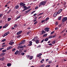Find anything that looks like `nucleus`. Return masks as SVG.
<instances>
[{
	"label": "nucleus",
	"mask_w": 67,
	"mask_h": 67,
	"mask_svg": "<svg viewBox=\"0 0 67 67\" xmlns=\"http://www.w3.org/2000/svg\"><path fill=\"white\" fill-rule=\"evenodd\" d=\"M8 21H10V20H11V18H8Z\"/></svg>",
	"instance_id": "nucleus-34"
},
{
	"label": "nucleus",
	"mask_w": 67,
	"mask_h": 67,
	"mask_svg": "<svg viewBox=\"0 0 67 67\" xmlns=\"http://www.w3.org/2000/svg\"><path fill=\"white\" fill-rule=\"evenodd\" d=\"M27 30H30V29H31V27H29L27 28Z\"/></svg>",
	"instance_id": "nucleus-61"
},
{
	"label": "nucleus",
	"mask_w": 67,
	"mask_h": 67,
	"mask_svg": "<svg viewBox=\"0 0 67 67\" xmlns=\"http://www.w3.org/2000/svg\"><path fill=\"white\" fill-rule=\"evenodd\" d=\"M45 66V65L44 64L43 65H41L40 66V67H44Z\"/></svg>",
	"instance_id": "nucleus-35"
},
{
	"label": "nucleus",
	"mask_w": 67,
	"mask_h": 67,
	"mask_svg": "<svg viewBox=\"0 0 67 67\" xmlns=\"http://www.w3.org/2000/svg\"><path fill=\"white\" fill-rule=\"evenodd\" d=\"M3 16V14H0V17H1L2 16Z\"/></svg>",
	"instance_id": "nucleus-45"
},
{
	"label": "nucleus",
	"mask_w": 67,
	"mask_h": 67,
	"mask_svg": "<svg viewBox=\"0 0 67 67\" xmlns=\"http://www.w3.org/2000/svg\"><path fill=\"white\" fill-rule=\"evenodd\" d=\"M33 58V56H30L29 59H30V60H31V59H32Z\"/></svg>",
	"instance_id": "nucleus-13"
},
{
	"label": "nucleus",
	"mask_w": 67,
	"mask_h": 67,
	"mask_svg": "<svg viewBox=\"0 0 67 67\" xmlns=\"http://www.w3.org/2000/svg\"><path fill=\"white\" fill-rule=\"evenodd\" d=\"M47 34H45L43 35V37H46V36H47Z\"/></svg>",
	"instance_id": "nucleus-27"
},
{
	"label": "nucleus",
	"mask_w": 67,
	"mask_h": 67,
	"mask_svg": "<svg viewBox=\"0 0 67 67\" xmlns=\"http://www.w3.org/2000/svg\"><path fill=\"white\" fill-rule=\"evenodd\" d=\"M63 11V9H60L58 11V12H56V13H57V14H60V13Z\"/></svg>",
	"instance_id": "nucleus-4"
},
{
	"label": "nucleus",
	"mask_w": 67,
	"mask_h": 67,
	"mask_svg": "<svg viewBox=\"0 0 67 67\" xmlns=\"http://www.w3.org/2000/svg\"><path fill=\"white\" fill-rule=\"evenodd\" d=\"M31 33V32L30 31H29V32H28L27 33V35H29V34L30 33Z\"/></svg>",
	"instance_id": "nucleus-44"
},
{
	"label": "nucleus",
	"mask_w": 67,
	"mask_h": 67,
	"mask_svg": "<svg viewBox=\"0 0 67 67\" xmlns=\"http://www.w3.org/2000/svg\"><path fill=\"white\" fill-rule=\"evenodd\" d=\"M48 40V38H46L44 40V41H47Z\"/></svg>",
	"instance_id": "nucleus-28"
},
{
	"label": "nucleus",
	"mask_w": 67,
	"mask_h": 67,
	"mask_svg": "<svg viewBox=\"0 0 67 67\" xmlns=\"http://www.w3.org/2000/svg\"><path fill=\"white\" fill-rule=\"evenodd\" d=\"M8 26V24H7L5 25L4 26H3V28H5V27H6L7 26Z\"/></svg>",
	"instance_id": "nucleus-22"
},
{
	"label": "nucleus",
	"mask_w": 67,
	"mask_h": 67,
	"mask_svg": "<svg viewBox=\"0 0 67 67\" xmlns=\"http://www.w3.org/2000/svg\"><path fill=\"white\" fill-rule=\"evenodd\" d=\"M24 49H19V52H21V51H22Z\"/></svg>",
	"instance_id": "nucleus-31"
},
{
	"label": "nucleus",
	"mask_w": 67,
	"mask_h": 67,
	"mask_svg": "<svg viewBox=\"0 0 67 67\" xmlns=\"http://www.w3.org/2000/svg\"><path fill=\"white\" fill-rule=\"evenodd\" d=\"M61 26H62V25H61V24H59L58 26L59 27H61Z\"/></svg>",
	"instance_id": "nucleus-52"
},
{
	"label": "nucleus",
	"mask_w": 67,
	"mask_h": 67,
	"mask_svg": "<svg viewBox=\"0 0 67 67\" xmlns=\"http://www.w3.org/2000/svg\"><path fill=\"white\" fill-rule=\"evenodd\" d=\"M57 13H56V12L55 13V14H53L54 17H56V16H57Z\"/></svg>",
	"instance_id": "nucleus-15"
},
{
	"label": "nucleus",
	"mask_w": 67,
	"mask_h": 67,
	"mask_svg": "<svg viewBox=\"0 0 67 67\" xmlns=\"http://www.w3.org/2000/svg\"><path fill=\"white\" fill-rule=\"evenodd\" d=\"M37 8H38V7H36L35 8V10H36V9H37Z\"/></svg>",
	"instance_id": "nucleus-62"
},
{
	"label": "nucleus",
	"mask_w": 67,
	"mask_h": 67,
	"mask_svg": "<svg viewBox=\"0 0 67 67\" xmlns=\"http://www.w3.org/2000/svg\"><path fill=\"white\" fill-rule=\"evenodd\" d=\"M19 5L16 6L15 7V8L16 9H19Z\"/></svg>",
	"instance_id": "nucleus-16"
},
{
	"label": "nucleus",
	"mask_w": 67,
	"mask_h": 67,
	"mask_svg": "<svg viewBox=\"0 0 67 67\" xmlns=\"http://www.w3.org/2000/svg\"><path fill=\"white\" fill-rule=\"evenodd\" d=\"M43 14V13H40L38 15H37V16H39L40 15H42V14Z\"/></svg>",
	"instance_id": "nucleus-37"
},
{
	"label": "nucleus",
	"mask_w": 67,
	"mask_h": 67,
	"mask_svg": "<svg viewBox=\"0 0 67 67\" xmlns=\"http://www.w3.org/2000/svg\"><path fill=\"white\" fill-rule=\"evenodd\" d=\"M58 22L56 21L55 23V25H58Z\"/></svg>",
	"instance_id": "nucleus-41"
},
{
	"label": "nucleus",
	"mask_w": 67,
	"mask_h": 67,
	"mask_svg": "<svg viewBox=\"0 0 67 67\" xmlns=\"http://www.w3.org/2000/svg\"><path fill=\"white\" fill-rule=\"evenodd\" d=\"M49 19V18H46V21H47V20H48Z\"/></svg>",
	"instance_id": "nucleus-51"
},
{
	"label": "nucleus",
	"mask_w": 67,
	"mask_h": 67,
	"mask_svg": "<svg viewBox=\"0 0 67 67\" xmlns=\"http://www.w3.org/2000/svg\"><path fill=\"white\" fill-rule=\"evenodd\" d=\"M35 42L36 44H38V43L39 42H40V41L38 40H37Z\"/></svg>",
	"instance_id": "nucleus-17"
},
{
	"label": "nucleus",
	"mask_w": 67,
	"mask_h": 67,
	"mask_svg": "<svg viewBox=\"0 0 67 67\" xmlns=\"http://www.w3.org/2000/svg\"><path fill=\"white\" fill-rule=\"evenodd\" d=\"M45 21V20H42L41 21V23H43V22H44Z\"/></svg>",
	"instance_id": "nucleus-47"
},
{
	"label": "nucleus",
	"mask_w": 67,
	"mask_h": 67,
	"mask_svg": "<svg viewBox=\"0 0 67 67\" xmlns=\"http://www.w3.org/2000/svg\"><path fill=\"white\" fill-rule=\"evenodd\" d=\"M23 52H26V50H24Z\"/></svg>",
	"instance_id": "nucleus-60"
},
{
	"label": "nucleus",
	"mask_w": 67,
	"mask_h": 67,
	"mask_svg": "<svg viewBox=\"0 0 67 67\" xmlns=\"http://www.w3.org/2000/svg\"><path fill=\"white\" fill-rule=\"evenodd\" d=\"M56 37V35L53 36L52 37L53 38H54V37Z\"/></svg>",
	"instance_id": "nucleus-59"
},
{
	"label": "nucleus",
	"mask_w": 67,
	"mask_h": 67,
	"mask_svg": "<svg viewBox=\"0 0 67 67\" xmlns=\"http://www.w3.org/2000/svg\"><path fill=\"white\" fill-rule=\"evenodd\" d=\"M55 42H56V41H53L52 42V44H54V43H55Z\"/></svg>",
	"instance_id": "nucleus-49"
},
{
	"label": "nucleus",
	"mask_w": 67,
	"mask_h": 67,
	"mask_svg": "<svg viewBox=\"0 0 67 67\" xmlns=\"http://www.w3.org/2000/svg\"><path fill=\"white\" fill-rule=\"evenodd\" d=\"M22 32V31H19L17 33V35H19V34H20Z\"/></svg>",
	"instance_id": "nucleus-9"
},
{
	"label": "nucleus",
	"mask_w": 67,
	"mask_h": 67,
	"mask_svg": "<svg viewBox=\"0 0 67 67\" xmlns=\"http://www.w3.org/2000/svg\"><path fill=\"white\" fill-rule=\"evenodd\" d=\"M25 5H26V4H25V3H23V5L21 6V7H24V6H25Z\"/></svg>",
	"instance_id": "nucleus-26"
},
{
	"label": "nucleus",
	"mask_w": 67,
	"mask_h": 67,
	"mask_svg": "<svg viewBox=\"0 0 67 67\" xmlns=\"http://www.w3.org/2000/svg\"><path fill=\"white\" fill-rule=\"evenodd\" d=\"M37 21H36L34 23V24H37Z\"/></svg>",
	"instance_id": "nucleus-54"
},
{
	"label": "nucleus",
	"mask_w": 67,
	"mask_h": 67,
	"mask_svg": "<svg viewBox=\"0 0 67 67\" xmlns=\"http://www.w3.org/2000/svg\"><path fill=\"white\" fill-rule=\"evenodd\" d=\"M29 46H31L32 45V41H30V42H29Z\"/></svg>",
	"instance_id": "nucleus-11"
},
{
	"label": "nucleus",
	"mask_w": 67,
	"mask_h": 67,
	"mask_svg": "<svg viewBox=\"0 0 67 67\" xmlns=\"http://www.w3.org/2000/svg\"><path fill=\"white\" fill-rule=\"evenodd\" d=\"M31 10V9H30L27 11H25V13H29V12H30V11Z\"/></svg>",
	"instance_id": "nucleus-8"
},
{
	"label": "nucleus",
	"mask_w": 67,
	"mask_h": 67,
	"mask_svg": "<svg viewBox=\"0 0 67 67\" xmlns=\"http://www.w3.org/2000/svg\"><path fill=\"white\" fill-rule=\"evenodd\" d=\"M48 38H53V36H50Z\"/></svg>",
	"instance_id": "nucleus-33"
},
{
	"label": "nucleus",
	"mask_w": 67,
	"mask_h": 67,
	"mask_svg": "<svg viewBox=\"0 0 67 67\" xmlns=\"http://www.w3.org/2000/svg\"><path fill=\"white\" fill-rule=\"evenodd\" d=\"M61 17H59L58 18V20H61Z\"/></svg>",
	"instance_id": "nucleus-53"
},
{
	"label": "nucleus",
	"mask_w": 67,
	"mask_h": 67,
	"mask_svg": "<svg viewBox=\"0 0 67 67\" xmlns=\"http://www.w3.org/2000/svg\"><path fill=\"white\" fill-rule=\"evenodd\" d=\"M58 27H57L55 28V30H58Z\"/></svg>",
	"instance_id": "nucleus-58"
},
{
	"label": "nucleus",
	"mask_w": 67,
	"mask_h": 67,
	"mask_svg": "<svg viewBox=\"0 0 67 67\" xmlns=\"http://www.w3.org/2000/svg\"><path fill=\"white\" fill-rule=\"evenodd\" d=\"M6 40L5 39H4L3 40H2V42H4Z\"/></svg>",
	"instance_id": "nucleus-39"
},
{
	"label": "nucleus",
	"mask_w": 67,
	"mask_h": 67,
	"mask_svg": "<svg viewBox=\"0 0 67 67\" xmlns=\"http://www.w3.org/2000/svg\"><path fill=\"white\" fill-rule=\"evenodd\" d=\"M23 8H24V10H22V12H24L26 10H27V7H26V6H24L23 7Z\"/></svg>",
	"instance_id": "nucleus-3"
},
{
	"label": "nucleus",
	"mask_w": 67,
	"mask_h": 67,
	"mask_svg": "<svg viewBox=\"0 0 67 67\" xmlns=\"http://www.w3.org/2000/svg\"><path fill=\"white\" fill-rule=\"evenodd\" d=\"M11 9H10L9 10V11H8L7 13H9L10 12H11Z\"/></svg>",
	"instance_id": "nucleus-36"
},
{
	"label": "nucleus",
	"mask_w": 67,
	"mask_h": 67,
	"mask_svg": "<svg viewBox=\"0 0 67 67\" xmlns=\"http://www.w3.org/2000/svg\"><path fill=\"white\" fill-rule=\"evenodd\" d=\"M50 65H47V66H46V67H50Z\"/></svg>",
	"instance_id": "nucleus-64"
},
{
	"label": "nucleus",
	"mask_w": 67,
	"mask_h": 67,
	"mask_svg": "<svg viewBox=\"0 0 67 67\" xmlns=\"http://www.w3.org/2000/svg\"><path fill=\"white\" fill-rule=\"evenodd\" d=\"M7 46V44H5V45H4L3 46H2V47H5V46Z\"/></svg>",
	"instance_id": "nucleus-46"
},
{
	"label": "nucleus",
	"mask_w": 67,
	"mask_h": 67,
	"mask_svg": "<svg viewBox=\"0 0 67 67\" xmlns=\"http://www.w3.org/2000/svg\"><path fill=\"white\" fill-rule=\"evenodd\" d=\"M21 36V35H18L17 36V38H19V37H20Z\"/></svg>",
	"instance_id": "nucleus-30"
},
{
	"label": "nucleus",
	"mask_w": 67,
	"mask_h": 67,
	"mask_svg": "<svg viewBox=\"0 0 67 67\" xmlns=\"http://www.w3.org/2000/svg\"><path fill=\"white\" fill-rule=\"evenodd\" d=\"M23 3L21 2L20 3V5L21 7H22V6L23 5Z\"/></svg>",
	"instance_id": "nucleus-25"
},
{
	"label": "nucleus",
	"mask_w": 67,
	"mask_h": 67,
	"mask_svg": "<svg viewBox=\"0 0 67 67\" xmlns=\"http://www.w3.org/2000/svg\"><path fill=\"white\" fill-rule=\"evenodd\" d=\"M37 38V37H34V38L32 40V41H34V42H35V41H36V39Z\"/></svg>",
	"instance_id": "nucleus-7"
},
{
	"label": "nucleus",
	"mask_w": 67,
	"mask_h": 67,
	"mask_svg": "<svg viewBox=\"0 0 67 67\" xmlns=\"http://www.w3.org/2000/svg\"><path fill=\"white\" fill-rule=\"evenodd\" d=\"M5 53H2L1 54L0 56H3V55H5Z\"/></svg>",
	"instance_id": "nucleus-21"
},
{
	"label": "nucleus",
	"mask_w": 67,
	"mask_h": 67,
	"mask_svg": "<svg viewBox=\"0 0 67 67\" xmlns=\"http://www.w3.org/2000/svg\"><path fill=\"white\" fill-rule=\"evenodd\" d=\"M2 61H3L4 60V58H2V59L1 60Z\"/></svg>",
	"instance_id": "nucleus-43"
},
{
	"label": "nucleus",
	"mask_w": 67,
	"mask_h": 67,
	"mask_svg": "<svg viewBox=\"0 0 67 67\" xmlns=\"http://www.w3.org/2000/svg\"><path fill=\"white\" fill-rule=\"evenodd\" d=\"M19 53V51H17L15 53V55H18V53Z\"/></svg>",
	"instance_id": "nucleus-20"
},
{
	"label": "nucleus",
	"mask_w": 67,
	"mask_h": 67,
	"mask_svg": "<svg viewBox=\"0 0 67 67\" xmlns=\"http://www.w3.org/2000/svg\"><path fill=\"white\" fill-rule=\"evenodd\" d=\"M19 48H23V46H22L20 45L19 46Z\"/></svg>",
	"instance_id": "nucleus-19"
},
{
	"label": "nucleus",
	"mask_w": 67,
	"mask_h": 67,
	"mask_svg": "<svg viewBox=\"0 0 67 67\" xmlns=\"http://www.w3.org/2000/svg\"><path fill=\"white\" fill-rule=\"evenodd\" d=\"M67 20V17H64L63 19L62 20V23H64Z\"/></svg>",
	"instance_id": "nucleus-2"
},
{
	"label": "nucleus",
	"mask_w": 67,
	"mask_h": 67,
	"mask_svg": "<svg viewBox=\"0 0 67 67\" xmlns=\"http://www.w3.org/2000/svg\"><path fill=\"white\" fill-rule=\"evenodd\" d=\"M42 33L41 34V35H43V34H44V33H46V32L44 30H43L42 31H41Z\"/></svg>",
	"instance_id": "nucleus-10"
},
{
	"label": "nucleus",
	"mask_w": 67,
	"mask_h": 67,
	"mask_svg": "<svg viewBox=\"0 0 67 67\" xmlns=\"http://www.w3.org/2000/svg\"><path fill=\"white\" fill-rule=\"evenodd\" d=\"M48 62L49 64H51L52 63V60L50 61H49Z\"/></svg>",
	"instance_id": "nucleus-42"
},
{
	"label": "nucleus",
	"mask_w": 67,
	"mask_h": 67,
	"mask_svg": "<svg viewBox=\"0 0 67 67\" xmlns=\"http://www.w3.org/2000/svg\"><path fill=\"white\" fill-rule=\"evenodd\" d=\"M20 18V17H17V18H16V20H18V19H19V18Z\"/></svg>",
	"instance_id": "nucleus-50"
},
{
	"label": "nucleus",
	"mask_w": 67,
	"mask_h": 67,
	"mask_svg": "<svg viewBox=\"0 0 67 67\" xmlns=\"http://www.w3.org/2000/svg\"><path fill=\"white\" fill-rule=\"evenodd\" d=\"M49 29H50V28H49L47 27L44 30L46 32H48L49 31Z\"/></svg>",
	"instance_id": "nucleus-5"
},
{
	"label": "nucleus",
	"mask_w": 67,
	"mask_h": 67,
	"mask_svg": "<svg viewBox=\"0 0 67 67\" xmlns=\"http://www.w3.org/2000/svg\"><path fill=\"white\" fill-rule=\"evenodd\" d=\"M65 31V30H64L63 31L61 32L62 33H63V32H64Z\"/></svg>",
	"instance_id": "nucleus-56"
},
{
	"label": "nucleus",
	"mask_w": 67,
	"mask_h": 67,
	"mask_svg": "<svg viewBox=\"0 0 67 67\" xmlns=\"http://www.w3.org/2000/svg\"><path fill=\"white\" fill-rule=\"evenodd\" d=\"M18 26V25L16 24H15L14 26V27H16V26Z\"/></svg>",
	"instance_id": "nucleus-40"
},
{
	"label": "nucleus",
	"mask_w": 67,
	"mask_h": 67,
	"mask_svg": "<svg viewBox=\"0 0 67 67\" xmlns=\"http://www.w3.org/2000/svg\"><path fill=\"white\" fill-rule=\"evenodd\" d=\"M26 57L28 59H29L30 55H26Z\"/></svg>",
	"instance_id": "nucleus-23"
},
{
	"label": "nucleus",
	"mask_w": 67,
	"mask_h": 67,
	"mask_svg": "<svg viewBox=\"0 0 67 67\" xmlns=\"http://www.w3.org/2000/svg\"><path fill=\"white\" fill-rule=\"evenodd\" d=\"M7 66L8 67H9V66H11V64L10 63H8L7 64Z\"/></svg>",
	"instance_id": "nucleus-24"
},
{
	"label": "nucleus",
	"mask_w": 67,
	"mask_h": 67,
	"mask_svg": "<svg viewBox=\"0 0 67 67\" xmlns=\"http://www.w3.org/2000/svg\"><path fill=\"white\" fill-rule=\"evenodd\" d=\"M30 8H31L30 6H29L28 7H27L28 9H27V10H28V9H30Z\"/></svg>",
	"instance_id": "nucleus-55"
},
{
	"label": "nucleus",
	"mask_w": 67,
	"mask_h": 67,
	"mask_svg": "<svg viewBox=\"0 0 67 67\" xmlns=\"http://www.w3.org/2000/svg\"><path fill=\"white\" fill-rule=\"evenodd\" d=\"M21 54L23 56V55H24V54H25V53H21Z\"/></svg>",
	"instance_id": "nucleus-38"
},
{
	"label": "nucleus",
	"mask_w": 67,
	"mask_h": 67,
	"mask_svg": "<svg viewBox=\"0 0 67 67\" xmlns=\"http://www.w3.org/2000/svg\"><path fill=\"white\" fill-rule=\"evenodd\" d=\"M6 51H7V50H3L2 51V53H4L5 52H6Z\"/></svg>",
	"instance_id": "nucleus-29"
},
{
	"label": "nucleus",
	"mask_w": 67,
	"mask_h": 67,
	"mask_svg": "<svg viewBox=\"0 0 67 67\" xmlns=\"http://www.w3.org/2000/svg\"><path fill=\"white\" fill-rule=\"evenodd\" d=\"M14 43V42H13L12 41V42H10L9 43V45H12V44H13Z\"/></svg>",
	"instance_id": "nucleus-14"
},
{
	"label": "nucleus",
	"mask_w": 67,
	"mask_h": 67,
	"mask_svg": "<svg viewBox=\"0 0 67 67\" xmlns=\"http://www.w3.org/2000/svg\"><path fill=\"white\" fill-rule=\"evenodd\" d=\"M25 42V40H23L22 42L19 43V45H21V44H24V42Z\"/></svg>",
	"instance_id": "nucleus-6"
},
{
	"label": "nucleus",
	"mask_w": 67,
	"mask_h": 67,
	"mask_svg": "<svg viewBox=\"0 0 67 67\" xmlns=\"http://www.w3.org/2000/svg\"><path fill=\"white\" fill-rule=\"evenodd\" d=\"M42 55V53H39L38 54V55H37V57H40V56H41V55Z\"/></svg>",
	"instance_id": "nucleus-12"
},
{
	"label": "nucleus",
	"mask_w": 67,
	"mask_h": 67,
	"mask_svg": "<svg viewBox=\"0 0 67 67\" xmlns=\"http://www.w3.org/2000/svg\"><path fill=\"white\" fill-rule=\"evenodd\" d=\"M12 47L11 46L9 47H8V48L7 49V50H9L11 49V48H12Z\"/></svg>",
	"instance_id": "nucleus-18"
},
{
	"label": "nucleus",
	"mask_w": 67,
	"mask_h": 67,
	"mask_svg": "<svg viewBox=\"0 0 67 67\" xmlns=\"http://www.w3.org/2000/svg\"><path fill=\"white\" fill-rule=\"evenodd\" d=\"M4 36H7V35H8L6 33H5L4 34Z\"/></svg>",
	"instance_id": "nucleus-57"
},
{
	"label": "nucleus",
	"mask_w": 67,
	"mask_h": 67,
	"mask_svg": "<svg viewBox=\"0 0 67 67\" xmlns=\"http://www.w3.org/2000/svg\"><path fill=\"white\" fill-rule=\"evenodd\" d=\"M47 2V1H42L40 3V4L43 5H45Z\"/></svg>",
	"instance_id": "nucleus-1"
},
{
	"label": "nucleus",
	"mask_w": 67,
	"mask_h": 67,
	"mask_svg": "<svg viewBox=\"0 0 67 67\" xmlns=\"http://www.w3.org/2000/svg\"><path fill=\"white\" fill-rule=\"evenodd\" d=\"M16 50V48H13L12 49V52H14Z\"/></svg>",
	"instance_id": "nucleus-32"
},
{
	"label": "nucleus",
	"mask_w": 67,
	"mask_h": 67,
	"mask_svg": "<svg viewBox=\"0 0 67 67\" xmlns=\"http://www.w3.org/2000/svg\"><path fill=\"white\" fill-rule=\"evenodd\" d=\"M48 45L51 46V45H52V44L51 43H49V44H48Z\"/></svg>",
	"instance_id": "nucleus-63"
},
{
	"label": "nucleus",
	"mask_w": 67,
	"mask_h": 67,
	"mask_svg": "<svg viewBox=\"0 0 67 67\" xmlns=\"http://www.w3.org/2000/svg\"><path fill=\"white\" fill-rule=\"evenodd\" d=\"M54 32H55V31H52L51 33V35L53 34V33H54Z\"/></svg>",
	"instance_id": "nucleus-48"
}]
</instances>
